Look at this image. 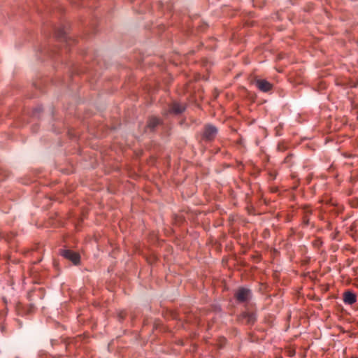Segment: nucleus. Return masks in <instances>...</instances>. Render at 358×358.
<instances>
[{"label":"nucleus","instance_id":"nucleus-4","mask_svg":"<svg viewBox=\"0 0 358 358\" xmlns=\"http://www.w3.org/2000/svg\"><path fill=\"white\" fill-rule=\"evenodd\" d=\"M343 300L345 304L352 305L357 301V295L352 291H346L343 294Z\"/></svg>","mask_w":358,"mask_h":358},{"label":"nucleus","instance_id":"nucleus-7","mask_svg":"<svg viewBox=\"0 0 358 358\" xmlns=\"http://www.w3.org/2000/svg\"><path fill=\"white\" fill-rule=\"evenodd\" d=\"M160 120L156 117H152L148 120V127L151 129H155L158 124H159Z\"/></svg>","mask_w":358,"mask_h":358},{"label":"nucleus","instance_id":"nucleus-6","mask_svg":"<svg viewBox=\"0 0 358 358\" xmlns=\"http://www.w3.org/2000/svg\"><path fill=\"white\" fill-rule=\"evenodd\" d=\"M185 110V106L178 102L173 103L169 106V113L175 115L180 114Z\"/></svg>","mask_w":358,"mask_h":358},{"label":"nucleus","instance_id":"nucleus-1","mask_svg":"<svg viewBox=\"0 0 358 358\" xmlns=\"http://www.w3.org/2000/svg\"><path fill=\"white\" fill-rule=\"evenodd\" d=\"M217 134V129L212 124H208L203 129L202 137L205 141H211L216 137Z\"/></svg>","mask_w":358,"mask_h":358},{"label":"nucleus","instance_id":"nucleus-5","mask_svg":"<svg viewBox=\"0 0 358 358\" xmlns=\"http://www.w3.org/2000/svg\"><path fill=\"white\" fill-rule=\"evenodd\" d=\"M255 83L257 88L264 92H268L272 88V84L264 79L257 80Z\"/></svg>","mask_w":358,"mask_h":358},{"label":"nucleus","instance_id":"nucleus-3","mask_svg":"<svg viewBox=\"0 0 358 358\" xmlns=\"http://www.w3.org/2000/svg\"><path fill=\"white\" fill-rule=\"evenodd\" d=\"M61 254L64 257L71 261L74 264H77L80 262V257L79 254L71 250H64Z\"/></svg>","mask_w":358,"mask_h":358},{"label":"nucleus","instance_id":"nucleus-2","mask_svg":"<svg viewBox=\"0 0 358 358\" xmlns=\"http://www.w3.org/2000/svg\"><path fill=\"white\" fill-rule=\"evenodd\" d=\"M250 290L246 288H240L236 291L235 294L236 300L241 303L248 301L250 298Z\"/></svg>","mask_w":358,"mask_h":358}]
</instances>
